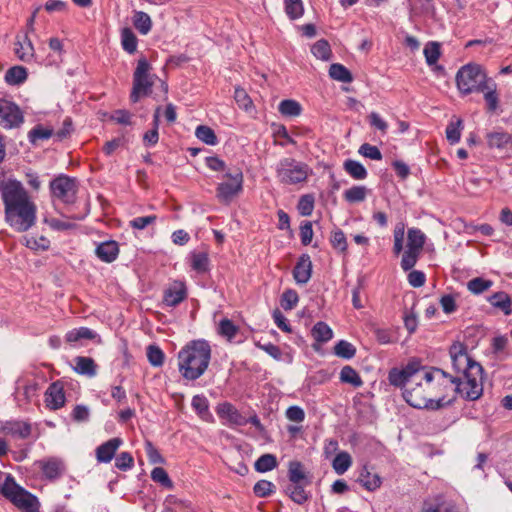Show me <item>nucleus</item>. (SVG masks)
<instances>
[{"instance_id":"f8f14e48","label":"nucleus","mask_w":512,"mask_h":512,"mask_svg":"<svg viewBox=\"0 0 512 512\" xmlns=\"http://www.w3.org/2000/svg\"><path fill=\"white\" fill-rule=\"evenodd\" d=\"M452 365L456 372L465 374L470 371L472 364H478L467 354L466 348L462 343H454L450 348Z\"/></svg>"},{"instance_id":"774afa93","label":"nucleus","mask_w":512,"mask_h":512,"mask_svg":"<svg viewBox=\"0 0 512 512\" xmlns=\"http://www.w3.org/2000/svg\"><path fill=\"white\" fill-rule=\"evenodd\" d=\"M403 318H404L405 327L408 330V332L410 334L415 332L417 329V325H418L416 313L412 309L405 310Z\"/></svg>"},{"instance_id":"1a4fd4ad","label":"nucleus","mask_w":512,"mask_h":512,"mask_svg":"<svg viewBox=\"0 0 512 512\" xmlns=\"http://www.w3.org/2000/svg\"><path fill=\"white\" fill-rule=\"evenodd\" d=\"M276 172L282 183L291 185L305 182L311 173V169L305 163L285 158L280 161Z\"/></svg>"},{"instance_id":"9b49d317","label":"nucleus","mask_w":512,"mask_h":512,"mask_svg":"<svg viewBox=\"0 0 512 512\" xmlns=\"http://www.w3.org/2000/svg\"><path fill=\"white\" fill-rule=\"evenodd\" d=\"M24 121L19 106L12 101L0 99V125L5 129L19 127Z\"/></svg>"},{"instance_id":"37998d69","label":"nucleus","mask_w":512,"mask_h":512,"mask_svg":"<svg viewBox=\"0 0 512 512\" xmlns=\"http://www.w3.org/2000/svg\"><path fill=\"white\" fill-rule=\"evenodd\" d=\"M463 122L458 118L455 122H450L446 128V137L451 144L459 142L461 138V130Z\"/></svg>"},{"instance_id":"dca6fc26","label":"nucleus","mask_w":512,"mask_h":512,"mask_svg":"<svg viewBox=\"0 0 512 512\" xmlns=\"http://www.w3.org/2000/svg\"><path fill=\"white\" fill-rule=\"evenodd\" d=\"M14 53L22 62H31L34 59L35 49L27 33L16 36Z\"/></svg>"},{"instance_id":"c03bdc74","label":"nucleus","mask_w":512,"mask_h":512,"mask_svg":"<svg viewBox=\"0 0 512 512\" xmlns=\"http://www.w3.org/2000/svg\"><path fill=\"white\" fill-rule=\"evenodd\" d=\"M285 11L290 19L301 17L304 13L302 0H284Z\"/></svg>"},{"instance_id":"338daca9","label":"nucleus","mask_w":512,"mask_h":512,"mask_svg":"<svg viewBox=\"0 0 512 512\" xmlns=\"http://www.w3.org/2000/svg\"><path fill=\"white\" fill-rule=\"evenodd\" d=\"M285 414H286L287 419L292 422L300 423V422L304 421V419H305V412L299 406H290L286 410Z\"/></svg>"},{"instance_id":"a19ab883","label":"nucleus","mask_w":512,"mask_h":512,"mask_svg":"<svg viewBox=\"0 0 512 512\" xmlns=\"http://www.w3.org/2000/svg\"><path fill=\"white\" fill-rule=\"evenodd\" d=\"M208 254L206 252H194L191 254V266L192 268L199 272L204 273L208 270Z\"/></svg>"},{"instance_id":"bf43d9fd","label":"nucleus","mask_w":512,"mask_h":512,"mask_svg":"<svg viewBox=\"0 0 512 512\" xmlns=\"http://www.w3.org/2000/svg\"><path fill=\"white\" fill-rule=\"evenodd\" d=\"M157 221L156 215L140 216L130 221V226L137 230H142Z\"/></svg>"},{"instance_id":"4468645a","label":"nucleus","mask_w":512,"mask_h":512,"mask_svg":"<svg viewBox=\"0 0 512 512\" xmlns=\"http://www.w3.org/2000/svg\"><path fill=\"white\" fill-rule=\"evenodd\" d=\"M39 467L42 471L43 477L51 482L61 478L66 471V466L63 460L56 457H50L39 461Z\"/></svg>"},{"instance_id":"20e7f679","label":"nucleus","mask_w":512,"mask_h":512,"mask_svg":"<svg viewBox=\"0 0 512 512\" xmlns=\"http://www.w3.org/2000/svg\"><path fill=\"white\" fill-rule=\"evenodd\" d=\"M50 194L53 199L58 200L67 207L69 214L65 215L67 218L72 220H83L88 210L74 214L70 213V207L75 204L77 199L78 182L75 177H70L65 174H60L53 178L49 183Z\"/></svg>"},{"instance_id":"ea45409f","label":"nucleus","mask_w":512,"mask_h":512,"mask_svg":"<svg viewBox=\"0 0 512 512\" xmlns=\"http://www.w3.org/2000/svg\"><path fill=\"white\" fill-rule=\"evenodd\" d=\"M367 192L365 186H353L344 192V198L349 203L361 202L366 198Z\"/></svg>"},{"instance_id":"864d4df0","label":"nucleus","mask_w":512,"mask_h":512,"mask_svg":"<svg viewBox=\"0 0 512 512\" xmlns=\"http://www.w3.org/2000/svg\"><path fill=\"white\" fill-rule=\"evenodd\" d=\"M492 286V281L481 277L474 278L467 283V288L474 294H480Z\"/></svg>"},{"instance_id":"3c124183","label":"nucleus","mask_w":512,"mask_h":512,"mask_svg":"<svg viewBox=\"0 0 512 512\" xmlns=\"http://www.w3.org/2000/svg\"><path fill=\"white\" fill-rule=\"evenodd\" d=\"M334 353L339 357L350 359L354 357L356 349L351 343L341 340L335 345Z\"/></svg>"},{"instance_id":"bb28decb","label":"nucleus","mask_w":512,"mask_h":512,"mask_svg":"<svg viewBox=\"0 0 512 512\" xmlns=\"http://www.w3.org/2000/svg\"><path fill=\"white\" fill-rule=\"evenodd\" d=\"M192 407L196 413L205 421H212V414L209 412V403L206 397L196 395L192 399Z\"/></svg>"},{"instance_id":"4d7b16f0","label":"nucleus","mask_w":512,"mask_h":512,"mask_svg":"<svg viewBox=\"0 0 512 512\" xmlns=\"http://www.w3.org/2000/svg\"><path fill=\"white\" fill-rule=\"evenodd\" d=\"M290 498L298 503L303 504L308 499V494L300 484H292L288 487Z\"/></svg>"},{"instance_id":"680f3d73","label":"nucleus","mask_w":512,"mask_h":512,"mask_svg":"<svg viewBox=\"0 0 512 512\" xmlns=\"http://www.w3.org/2000/svg\"><path fill=\"white\" fill-rule=\"evenodd\" d=\"M420 253L406 250L402 256L401 267L404 271L412 269L419 257Z\"/></svg>"},{"instance_id":"5fc2aeb1","label":"nucleus","mask_w":512,"mask_h":512,"mask_svg":"<svg viewBox=\"0 0 512 512\" xmlns=\"http://www.w3.org/2000/svg\"><path fill=\"white\" fill-rule=\"evenodd\" d=\"M299 297L295 290L288 289L281 296V306L284 310H292L298 303Z\"/></svg>"},{"instance_id":"2eb2a0df","label":"nucleus","mask_w":512,"mask_h":512,"mask_svg":"<svg viewBox=\"0 0 512 512\" xmlns=\"http://www.w3.org/2000/svg\"><path fill=\"white\" fill-rule=\"evenodd\" d=\"M65 392L60 381L51 383L45 392V404L50 410H58L65 405Z\"/></svg>"},{"instance_id":"7ed1b4c3","label":"nucleus","mask_w":512,"mask_h":512,"mask_svg":"<svg viewBox=\"0 0 512 512\" xmlns=\"http://www.w3.org/2000/svg\"><path fill=\"white\" fill-rule=\"evenodd\" d=\"M179 370L187 380L204 374L211 359V347L205 340L190 341L178 354Z\"/></svg>"},{"instance_id":"2f4dec72","label":"nucleus","mask_w":512,"mask_h":512,"mask_svg":"<svg viewBox=\"0 0 512 512\" xmlns=\"http://www.w3.org/2000/svg\"><path fill=\"white\" fill-rule=\"evenodd\" d=\"M279 112L286 117H295L300 115L302 111L301 105L292 99H286L280 102L279 104Z\"/></svg>"},{"instance_id":"393cba45","label":"nucleus","mask_w":512,"mask_h":512,"mask_svg":"<svg viewBox=\"0 0 512 512\" xmlns=\"http://www.w3.org/2000/svg\"><path fill=\"white\" fill-rule=\"evenodd\" d=\"M132 23L134 28L142 35H147L151 31V18L143 11H134Z\"/></svg>"},{"instance_id":"f03ea898","label":"nucleus","mask_w":512,"mask_h":512,"mask_svg":"<svg viewBox=\"0 0 512 512\" xmlns=\"http://www.w3.org/2000/svg\"><path fill=\"white\" fill-rule=\"evenodd\" d=\"M5 222L18 233L30 230L37 221V206L23 184L8 179L2 191Z\"/></svg>"},{"instance_id":"0e129e2a","label":"nucleus","mask_w":512,"mask_h":512,"mask_svg":"<svg viewBox=\"0 0 512 512\" xmlns=\"http://www.w3.org/2000/svg\"><path fill=\"white\" fill-rule=\"evenodd\" d=\"M423 512H457L455 505L451 502H442L434 507L432 504L425 502Z\"/></svg>"},{"instance_id":"de8ad7c7","label":"nucleus","mask_w":512,"mask_h":512,"mask_svg":"<svg viewBox=\"0 0 512 512\" xmlns=\"http://www.w3.org/2000/svg\"><path fill=\"white\" fill-rule=\"evenodd\" d=\"M239 328L229 319H222L218 326V332L223 337L231 341L238 333Z\"/></svg>"},{"instance_id":"c9c22d12","label":"nucleus","mask_w":512,"mask_h":512,"mask_svg":"<svg viewBox=\"0 0 512 512\" xmlns=\"http://www.w3.org/2000/svg\"><path fill=\"white\" fill-rule=\"evenodd\" d=\"M311 51L315 57L323 61L330 60L332 56L331 47L328 41L321 39L318 40L311 48Z\"/></svg>"},{"instance_id":"5701e85b","label":"nucleus","mask_w":512,"mask_h":512,"mask_svg":"<svg viewBox=\"0 0 512 512\" xmlns=\"http://www.w3.org/2000/svg\"><path fill=\"white\" fill-rule=\"evenodd\" d=\"M121 46L128 54L137 51L138 39L130 27H124L120 31Z\"/></svg>"},{"instance_id":"aec40b11","label":"nucleus","mask_w":512,"mask_h":512,"mask_svg":"<svg viewBox=\"0 0 512 512\" xmlns=\"http://www.w3.org/2000/svg\"><path fill=\"white\" fill-rule=\"evenodd\" d=\"M96 256L105 263L115 261L119 255L118 243L114 240H108L97 245L95 249Z\"/></svg>"},{"instance_id":"f3484780","label":"nucleus","mask_w":512,"mask_h":512,"mask_svg":"<svg viewBox=\"0 0 512 512\" xmlns=\"http://www.w3.org/2000/svg\"><path fill=\"white\" fill-rule=\"evenodd\" d=\"M216 412L225 424L230 426H243L247 423V419L230 403H220L216 407Z\"/></svg>"},{"instance_id":"a211bd4d","label":"nucleus","mask_w":512,"mask_h":512,"mask_svg":"<svg viewBox=\"0 0 512 512\" xmlns=\"http://www.w3.org/2000/svg\"><path fill=\"white\" fill-rule=\"evenodd\" d=\"M122 443L121 438L114 437L99 445L95 450L97 461L99 463H109Z\"/></svg>"},{"instance_id":"13d9d810","label":"nucleus","mask_w":512,"mask_h":512,"mask_svg":"<svg viewBox=\"0 0 512 512\" xmlns=\"http://www.w3.org/2000/svg\"><path fill=\"white\" fill-rule=\"evenodd\" d=\"M359 154H361L362 156L366 157V158H369L371 160H381L382 159V153L381 151L378 149V147L376 146H373L369 143H364L360 146L359 150H358Z\"/></svg>"},{"instance_id":"412c9836","label":"nucleus","mask_w":512,"mask_h":512,"mask_svg":"<svg viewBox=\"0 0 512 512\" xmlns=\"http://www.w3.org/2000/svg\"><path fill=\"white\" fill-rule=\"evenodd\" d=\"M311 272H312V262L310 260V257L306 254H303L299 258V260L293 270L294 279L298 284H305L309 281V279L311 277Z\"/></svg>"},{"instance_id":"9d476101","label":"nucleus","mask_w":512,"mask_h":512,"mask_svg":"<svg viewBox=\"0 0 512 512\" xmlns=\"http://www.w3.org/2000/svg\"><path fill=\"white\" fill-rule=\"evenodd\" d=\"M243 173L240 170L233 174L227 172L224 180L218 184L217 197L223 203H230L243 189Z\"/></svg>"},{"instance_id":"e2e57ef3","label":"nucleus","mask_w":512,"mask_h":512,"mask_svg":"<svg viewBox=\"0 0 512 512\" xmlns=\"http://www.w3.org/2000/svg\"><path fill=\"white\" fill-rule=\"evenodd\" d=\"M314 207V199L311 195H304L300 198L298 203V210L301 215L309 216Z\"/></svg>"},{"instance_id":"f257e3e1","label":"nucleus","mask_w":512,"mask_h":512,"mask_svg":"<svg viewBox=\"0 0 512 512\" xmlns=\"http://www.w3.org/2000/svg\"><path fill=\"white\" fill-rule=\"evenodd\" d=\"M434 373L441 374L444 378L448 374L442 369L429 370L418 362L406 365L402 370L392 369L389 372V381L394 386L403 390V397L406 402L418 409L438 410L450 405L454 399L446 400L444 396L436 393L433 385Z\"/></svg>"},{"instance_id":"a878e982","label":"nucleus","mask_w":512,"mask_h":512,"mask_svg":"<svg viewBox=\"0 0 512 512\" xmlns=\"http://www.w3.org/2000/svg\"><path fill=\"white\" fill-rule=\"evenodd\" d=\"M407 238V250L421 253L426 239L424 233L419 229L411 228L408 230Z\"/></svg>"},{"instance_id":"6e6552de","label":"nucleus","mask_w":512,"mask_h":512,"mask_svg":"<svg viewBox=\"0 0 512 512\" xmlns=\"http://www.w3.org/2000/svg\"><path fill=\"white\" fill-rule=\"evenodd\" d=\"M490 80L478 64H467L460 68L456 75L457 88L462 94L484 92Z\"/></svg>"},{"instance_id":"473e14b6","label":"nucleus","mask_w":512,"mask_h":512,"mask_svg":"<svg viewBox=\"0 0 512 512\" xmlns=\"http://www.w3.org/2000/svg\"><path fill=\"white\" fill-rule=\"evenodd\" d=\"M340 380L343 383L351 384L353 387H360L363 384L360 375L351 366H344L341 369Z\"/></svg>"},{"instance_id":"8fccbe9b","label":"nucleus","mask_w":512,"mask_h":512,"mask_svg":"<svg viewBox=\"0 0 512 512\" xmlns=\"http://www.w3.org/2000/svg\"><path fill=\"white\" fill-rule=\"evenodd\" d=\"M440 45L437 42H429L425 45L424 55L428 65H434L440 57Z\"/></svg>"},{"instance_id":"ddd939ff","label":"nucleus","mask_w":512,"mask_h":512,"mask_svg":"<svg viewBox=\"0 0 512 512\" xmlns=\"http://www.w3.org/2000/svg\"><path fill=\"white\" fill-rule=\"evenodd\" d=\"M187 297V287L184 281L173 280L164 289L163 301L168 306H176Z\"/></svg>"},{"instance_id":"69168bd1","label":"nucleus","mask_w":512,"mask_h":512,"mask_svg":"<svg viewBox=\"0 0 512 512\" xmlns=\"http://www.w3.org/2000/svg\"><path fill=\"white\" fill-rule=\"evenodd\" d=\"M404 234H405L404 225L403 224L397 225L394 230L393 252L395 255H399L403 249Z\"/></svg>"},{"instance_id":"7c9ffc66","label":"nucleus","mask_w":512,"mask_h":512,"mask_svg":"<svg viewBox=\"0 0 512 512\" xmlns=\"http://www.w3.org/2000/svg\"><path fill=\"white\" fill-rule=\"evenodd\" d=\"M160 121V105L155 107L154 110V127L147 131L143 136L145 146H152L158 142V123Z\"/></svg>"},{"instance_id":"39448f33","label":"nucleus","mask_w":512,"mask_h":512,"mask_svg":"<svg viewBox=\"0 0 512 512\" xmlns=\"http://www.w3.org/2000/svg\"><path fill=\"white\" fill-rule=\"evenodd\" d=\"M483 369L480 364H472L470 371L463 377L449 376L451 384L455 385V392L468 401L478 400L483 394Z\"/></svg>"},{"instance_id":"72a5a7b5","label":"nucleus","mask_w":512,"mask_h":512,"mask_svg":"<svg viewBox=\"0 0 512 512\" xmlns=\"http://www.w3.org/2000/svg\"><path fill=\"white\" fill-rule=\"evenodd\" d=\"M352 464V458L347 452H340L332 462L333 469L338 475L344 474Z\"/></svg>"},{"instance_id":"a18cd8bd","label":"nucleus","mask_w":512,"mask_h":512,"mask_svg":"<svg viewBox=\"0 0 512 512\" xmlns=\"http://www.w3.org/2000/svg\"><path fill=\"white\" fill-rule=\"evenodd\" d=\"M289 480L292 484H300L305 480V472L303 470V466L298 461H292L289 463Z\"/></svg>"},{"instance_id":"603ef678","label":"nucleus","mask_w":512,"mask_h":512,"mask_svg":"<svg viewBox=\"0 0 512 512\" xmlns=\"http://www.w3.org/2000/svg\"><path fill=\"white\" fill-rule=\"evenodd\" d=\"M234 99L238 106L245 111H249L253 108V102L248 93L243 88L237 87L235 89Z\"/></svg>"},{"instance_id":"49530a36","label":"nucleus","mask_w":512,"mask_h":512,"mask_svg":"<svg viewBox=\"0 0 512 512\" xmlns=\"http://www.w3.org/2000/svg\"><path fill=\"white\" fill-rule=\"evenodd\" d=\"M52 135V129L37 125L29 131L28 138L32 144H36L38 140H48Z\"/></svg>"},{"instance_id":"052dcab7","label":"nucleus","mask_w":512,"mask_h":512,"mask_svg":"<svg viewBox=\"0 0 512 512\" xmlns=\"http://www.w3.org/2000/svg\"><path fill=\"white\" fill-rule=\"evenodd\" d=\"M90 411L87 406L83 404H78L74 407L71 418L75 422H86L89 420Z\"/></svg>"},{"instance_id":"cd10ccee","label":"nucleus","mask_w":512,"mask_h":512,"mask_svg":"<svg viewBox=\"0 0 512 512\" xmlns=\"http://www.w3.org/2000/svg\"><path fill=\"white\" fill-rule=\"evenodd\" d=\"M329 76L343 83H351L353 81L351 72L344 65L338 63H334L330 66Z\"/></svg>"},{"instance_id":"0eeeda50","label":"nucleus","mask_w":512,"mask_h":512,"mask_svg":"<svg viewBox=\"0 0 512 512\" xmlns=\"http://www.w3.org/2000/svg\"><path fill=\"white\" fill-rule=\"evenodd\" d=\"M152 66L146 57L137 60V66L133 73L130 101L137 103L141 98L151 95L156 75L151 74Z\"/></svg>"},{"instance_id":"423d86ee","label":"nucleus","mask_w":512,"mask_h":512,"mask_svg":"<svg viewBox=\"0 0 512 512\" xmlns=\"http://www.w3.org/2000/svg\"><path fill=\"white\" fill-rule=\"evenodd\" d=\"M0 493L22 512H40L38 498L17 484L11 474H6Z\"/></svg>"},{"instance_id":"6e6d98bb","label":"nucleus","mask_w":512,"mask_h":512,"mask_svg":"<svg viewBox=\"0 0 512 512\" xmlns=\"http://www.w3.org/2000/svg\"><path fill=\"white\" fill-rule=\"evenodd\" d=\"M134 465V459L129 452H121L115 458V467L122 471L131 469Z\"/></svg>"},{"instance_id":"c85d7f7f","label":"nucleus","mask_w":512,"mask_h":512,"mask_svg":"<svg viewBox=\"0 0 512 512\" xmlns=\"http://www.w3.org/2000/svg\"><path fill=\"white\" fill-rule=\"evenodd\" d=\"M489 301L492 306L501 309L505 315H510L512 313L511 299L507 293L497 292L489 298Z\"/></svg>"},{"instance_id":"58836bf2","label":"nucleus","mask_w":512,"mask_h":512,"mask_svg":"<svg viewBox=\"0 0 512 512\" xmlns=\"http://www.w3.org/2000/svg\"><path fill=\"white\" fill-rule=\"evenodd\" d=\"M196 137L207 145H216L217 136L212 128L206 125H200L195 131Z\"/></svg>"},{"instance_id":"6ab92c4d","label":"nucleus","mask_w":512,"mask_h":512,"mask_svg":"<svg viewBox=\"0 0 512 512\" xmlns=\"http://www.w3.org/2000/svg\"><path fill=\"white\" fill-rule=\"evenodd\" d=\"M2 431L6 435H11L19 439H26L31 435V424L21 420L6 421L2 426Z\"/></svg>"},{"instance_id":"b1692460","label":"nucleus","mask_w":512,"mask_h":512,"mask_svg":"<svg viewBox=\"0 0 512 512\" xmlns=\"http://www.w3.org/2000/svg\"><path fill=\"white\" fill-rule=\"evenodd\" d=\"M28 77L27 69L23 66L10 67L4 76L5 82L9 85H20L26 81Z\"/></svg>"},{"instance_id":"e433bc0d","label":"nucleus","mask_w":512,"mask_h":512,"mask_svg":"<svg viewBox=\"0 0 512 512\" xmlns=\"http://www.w3.org/2000/svg\"><path fill=\"white\" fill-rule=\"evenodd\" d=\"M363 487L368 491H375L381 485V479L377 474H371L369 471L364 470L358 480Z\"/></svg>"},{"instance_id":"09e8293b","label":"nucleus","mask_w":512,"mask_h":512,"mask_svg":"<svg viewBox=\"0 0 512 512\" xmlns=\"http://www.w3.org/2000/svg\"><path fill=\"white\" fill-rule=\"evenodd\" d=\"M277 466L276 457L272 454L262 455L255 463V469L259 472H267Z\"/></svg>"},{"instance_id":"4c0bfd02","label":"nucleus","mask_w":512,"mask_h":512,"mask_svg":"<svg viewBox=\"0 0 512 512\" xmlns=\"http://www.w3.org/2000/svg\"><path fill=\"white\" fill-rule=\"evenodd\" d=\"M511 140L509 134L497 131L487 135L488 145L491 148H504Z\"/></svg>"},{"instance_id":"4be33fe9","label":"nucleus","mask_w":512,"mask_h":512,"mask_svg":"<svg viewBox=\"0 0 512 512\" xmlns=\"http://www.w3.org/2000/svg\"><path fill=\"white\" fill-rule=\"evenodd\" d=\"M74 370L80 375L94 377L97 374V364L90 357L77 356L75 359Z\"/></svg>"},{"instance_id":"79ce46f5","label":"nucleus","mask_w":512,"mask_h":512,"mask_svg":"<svg viewBox=\"0 0 512 512\" xmlns=\"http://www.w3.org/2000/svg\"><path fill=\"white\" fill-rule=\"evenodd\" d=\"M484 99L487 103V108L490 111H495L498 107V95L496 93V84L490 80L484 91Z\"/></svg>"},{"instance_id":"f704fd0d","label":"nucleus","mask_w":512,"mask_h":512,"mask_svg":"<svg viewBox=\"0 0 512 512\" xmlns=\"http://www.w3.org/2000/svg\"><path fill=\"white\" fill-rule=\"evenodd\" d=\"M312 336L318 342H327L332 336L333 332L331 328L324 322H318L312 328Z\"/></svg>"},{"instance_id":"c756f323","label":"nucleus","mask_w":512,"mask_h":512,"mask_svg":"<svg viewBox=\"0 0 512 512\" xmlns=\"http://www.w3.org/2000/svg\"><path fill=\"white\" fill-rule=\"evenodd\" d=\"M343 168L352 178L356 180H363L367 177V171L365 167L355 160H346L343 164Z\"/></svg>"}]
</instances>
